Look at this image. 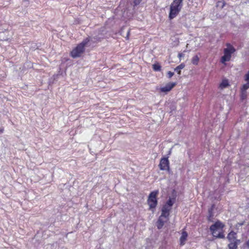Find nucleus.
<instances>
[{"instance_id":"nucleus-1","label":"nucleus","mask_w":249,"mask_h":249,"mask_svg":"<svg viewBox=\"0 0 249 249\" xmlns=\"http://www.w3.org/2000/svg\"><path fill=\"white\" fill-rule=\"evenodd\" d=\"M174 202V199L169 198L162 207L161 215L157 221V226L159 229H161L164 223L168 221L170 212Z\"/></svg>"},{"instance_id":"nucleus-2","label":"nucleus","mask_w":249,"mask_h":249,"mask_svg":"<svg viewBox=\"0 0 249 249\" xmlns=\"http://www.w3.org/2000/svg\"><path fill=\"white\" fill-rule=\"evenodd\" d=\"M224 227L225 224L223 223L220 221H217L210 226V230L213 237L224 238L225 237L223 231Z\"/></svg>"},{"instance_id":"nucleus-3","label":"nucleus","mask_w":249,"mask_h":249,"mask_svg":"<svg viewBox=\"0 0 249 249\" xmlns=\"http://www.w3.org/2000/svg\"><path fill=\"white\" fill-rule=\"evenodd\" d=\"M183 6L182 0H174L170 7L169 18L170 19L175 18L179 13Z\"/></svg>"},{"instance_id":"nucleus-4","label":"nucleus","mask_w":249,"mask_h":249,"mask_svg":"<svg viewBox=\"0 0 249 249\" xmlns=\"http://www.w3.org/2000/svg\"><path fill=\"white\" fill-rule=\"evenodd\" d=\"M89 41V39L87 38L81 43L79 44L71 52V55L72 58L80 57L85 51V47Z\"/></svg>"},{"instance_id":"nucleus-5","label":"nucleus","mask_w":249,"mask_h":249,"mask_svg":"<svg viewBox=\"0 0 249 249\" xmlns=\"http://www.w3.org/2000/svg\"><path fill=\"white\" fill-rule=\"evenodd\" d=\"M235 50L232 46L230 44H227V47L224 49V55L221 57V62L225 64L226 62L231 60V54L235 52Z\"/></svg>"},{"instance_id":"nucleus-6","label":"nucleus","mask_w":249,"mask_h":249,"mask_svg":"<svg viewBox=\"0 0 249 249\" xmlns=\"http://www.w3.org/2000/svg\"><path fill=\"white\" fill-rule=\"evenodd\" d=\"M158 191H154L152 192L149 195L147 200V203L149 207V209L153 211L157 205V197L158 195Z\"/></svg>"},{"instance_id":"nucleus-7","label":"nucleus","mask_w":249,"mask_h":249,"mask_svg":"<svg viewBox=\"0 0 249 249\" xmlns=\"http://www.w3.org/2000/svg\"><path fill=\"white\" fill-rule=\"evenodd\" d=\"M159 166L161 170L169 171L170 169V166L169 161L168 158L164 157L161 158Z\"/></svg>"},{"instance_id":"nucleus-8","label":"nucleus","mask_w":249,"mask_h":249,"mask_svg":"<svg viewBox=\"0 0 249 249\" xmlns=\"http://www.w3.org/2000/svg\"><path fill=\"white\" fill-rule=\"evenodd\" d=\"M176 85V82H169L166 84L165 86L160 88V90L162 92L166 93L169 92Z\"/></svg>"},{"instance_id":"nucleus-9","label":"nucleus","mask_w":249,"mask_h":249,"mask_svg":"<svg viewBox=\"0 0 249 249\" xmlns=\"http://www.w3.org/2000/svg\"><path fill=\"white\" fill-rule=\"evenodd\" d=\"M187 237L188 233L185 231H183L179 239V243L180 245L183 246L185 244Z\"/></svg>"},{"instance_id":"nucleus-10","label":"nucleus","mask_w":249,"mask_h":249,"mask_svg":"<svg viewBox=\"0 0 249 249\" xmlns=\"http://www.w3.org/2000/svg\"><path fill=\"white\" fill-rule=\"evenodd\" d=\"M227 238L229 242L236 241L239 240L236 239V233L233 231H231L228 235Z\"/></svg>"},{"instance_id":"nucleus-11","label":"nucleus","mask_w":249,"mask_h":249,"mask_svg":"<svg viewBox=\"0 0 249 249\" xmlns=\"http://www.w3.org/2000/svg\"><path fill=\"white\" fill-rule=\"evenodd\" d=\"M240 243V240L230 242L228 245L229 249H237L238 245Z\"/></svg>"},{"instance_id":"nucleus-12","label":"nucleus","mask_w":249,"mask_h":249,"mask_svg":"<svg viewBox=\"0 0 249 249\" xmlns=\"http://www.w3.org/2000/svg\"><path fill=\"white\" fill-rule=\"evenodd\" d=\"M229 86V83L228 80L223 79L219 84V88L220 89H224L227 88Z\"/></svg>"},{"instance_id":"nucleus-13","label":"nucleus","mask_w":249,"mask_h":249,"mask_svg":"<svg viewBox=\"0 0 249 249\" xmlns=\"http://www.w3.org/2000/svg\"><path fill=\"white\" fill-rule=\"evenodd\" d=\"M199 60V57L197 55H196L192 57L191 61L193 64L195 65H197L198 63Z\"/></svg>"},{"instance_id":"nucleus-14","label":"nucleus","mask_w":249,"mask_h":249,"mask_svg":"<svg viewBox=\"0 0 249 249\" xmlns=\"http://www.w3.org/2000/svg\"><path fill=\"white\" fill-rule=\"evenodd\" d=\"M185 67V64L181 63L175 69V71H176L178 74H180V70L183 69Z\"/></svg>"},{"instance_id":"nucleus-15","label":"nucleus","mask_w":249,"mask_h":249,"mask_svg":"<svg viewBox=\"0 0 249 249\" xmlns=\"http://www.w3.org/2000/svg\"><path fill=\"white\" fill-rule=\"evenodd\" d=\"M152 68L155 71H160L161 70V67L159 63H156L152 65Z\"/></svg>"},{"instance_id":"nucleus-16","label":"nucleus","mask_w":249,"mask_h":249,"mask_svg":"<svg viewBox=\"0 0 249 249\" xmlns=\"http://www.w3.org/2000/svg\"><path fill=\"white\" fill-rule=\"evenodd\" d=\"M248 89H249V83L246 82V83L243 85L241 88V90L243 92H245Z\"/></svg>"},{"instance_id":"nucleus-17","label":"nucleus","mask_w":249,"mask_h":249,"mask_svg":"<svg viewBox=\"0 0 249 249\" xmlns=\"http://www.w3.org/2000/svg\"><path fill=\"white\" fill-rule=\"evenodd\" d=\"M244 80L246 82L249 83V71L245 74Z\"/></svg>"},{"instance_id":"nucleus-18","label":"nucleus","mask_w":249,"mask_h":249,"mask_svg":"<svg viewBox=\"0 0 249 249\" xmlns=\"http://www.w3.org/2000/svg\"><path fill=\"white\" fill-rule=\"evenodd\" d=\"M225 5V2L224 1H218L217 3V6L220 7L221 8H223Z\"/></svg>"},{"instance_id":"nucleus-19","label":"nucleus","mask_w":249,"mask_h":249,"mask_svg":"<svg viewBox=\"0 0 249 249\" xmlns=\"http://www.w3.org/2000/svg\"><path fill=\"white\" fill-rule=\"evenodd\" d=\"M242 94H241V98L242 99H244L246 98V91L243 92L241 90Z\"/></svg>"},{"instance_id":"nucleus-20","label":"nucleus","mask_w":249,"mask_h":249,"mask_svg":"<svg viewBox=\"0 0 249 249\" xmlns=\"http://www.w3.org/2000/svg\"><path fill=\"white\" fill-rule=\"evenodd\" d=\"M167 75L168 78H171L174 75V73L169 71L167 72Z\"/></svg>"},{"instance_id":"nucleus-21","label":"nucleus","mask_w":249,"mask_h":249,"mask_svg":"<svg viewBox=\"0 0 249 249\" xmlns=\"http://www.w3.org/2000/svg\"><path fill=\"white\" fill-rule=\"evenodd\" d=\"M142 0H134V3L135 5H137L140 3Z\"/></svg>"},{"instance_id":"nucleus-22","label":"nucleus","mask_w":249,"mask_h":249,"mask_svg":"<svg viewBox=\"0 0 249 249\" xmlns=\"http://www.w3.org/2000/svg\"><path fill=\"white\" fill-rule=\"evenodd\" d=\"M184 56V54L183 53H179L178 54V57L179 58L180 60H181L182 57Z\"/></svg>"},{"instance_id":"nucleus-23","label":"nucleus","mask_w":249,"mask_h":249,"mask_svg":"<svg viewBox=\"0 0 249 249\" xmlns=\"http://www.w3.org/2000/svg\"><path fill=\"white\" fill-rule=\"evenodd\" d=\"M209 213H211V211L210 210L209 211ZM211 216V213H210V216H209V219H208L209 220H210V217Z\"/></svg>"}]
</instances>
